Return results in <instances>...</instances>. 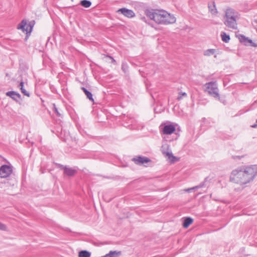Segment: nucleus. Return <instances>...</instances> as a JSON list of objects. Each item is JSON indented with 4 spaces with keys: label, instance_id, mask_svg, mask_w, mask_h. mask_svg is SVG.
Instances as JSON below:
<instances>
[{
    "label": "nucleus",
    "instance_id": "obj_1",
    "mask_svg": "<svg viewBox=\"0 0 257 257\" xmlns=\"http://www.w3.org/2000/svg\"><path fill=\"white\" fill-rule=\"evenodd\" d=\"M257 176V165L238 168L231 172L230 179L241 185L246 184Z\"/></svg>",
    "mask_w": 257,
    "mask_h": 257
},
{
    "label": "nucleus",
    "instance_id": "obj_2",
    "mask_svg": "<svg viewBox=\"0 0 257 257\" xmlns=\"http://www.w3.org/2000/svg\"><path fill=\"white\" fill-rule=\"evenodd\" d=\"M145 14L151 20L158 24L169 25L174 24L176 21L175 16L164 10H146Z\"/></svg>",
    "mask_w": 257,
    "mask_h": 257
},
{
    "label": "nucleus",
    "instance_id": "obj_3",
    "mask_svg": "<svg viewBox=\"0 0 257 257\" xmlns=\"http://www.w3.org/2000/svg\"><path fill=\"white\" fill-rule=\"evenodd\" d=\"M223 17L224 25L229 29L236 30L237 29V21L239 19V13L234 9L227 8L224 11Z\"/></svg>",
    "mask_w": 257,
    "mask_h": 257
},
{
    "label": "nucleus",
    "instance_id": "obj_4",
    "mask_svg": "<svg viewBox=\"0 0 257 257\" xmlns=\"http://www.w3.org/2000/svg\"><path fill=\"white\" fill-rule=\"evenodd\" d=\"M204 91L216 99L220 100L219 89L216 81H211L206 83L204 85Z\"/></svg>",
    "mask_w": 257,
    "mask_h": 257
},
{
    "label": "nucleus",
    "instance_id": "obj_5",
    "mask_svg": "<svg viewBox=\"0 0 257 257\" xmlns=\"http://www.w3.org/2000/svg\"><path fill=\"white\" fill-rule=\"evenodd\" d=\"M13 172V168L11 166L4 165L0 168V177L1 178H7Z\"/></svg>",
    "mask_w": 257,
    "mask_h": 257
},
{
    "label": "nucleus",
    "instance_id": "obj_6",
    "mask_svg": "<svg viewBox=\"0 0 257 257\" xmlns=\"http://www.w3.org/2000/svg\"><path fill=\"white\" fill-rule=\"evenodd\" d=\"M161 152L162 154L172 161L174 162V159L175 158L171 151L170 150V146L168 144H164L161 147Z\"/></svg>",
    "mask_w": 257,
    "mask_h": 257
},
{
    "label": "nucleus",
    "instance_id": "obj_7",
    "mask_svg": "<svg viewBox=\"0 0 257 257\" xmlns=\"http://www.w3.org/2000/svg\"><path fill=\"white\" fill-rule=\"evenodd\" d=\"M117 13H120L124 16L128 18H132L135 16V13L132 10L125 8H121L117 11Z\"/></svg>",
    "mask_w": 257,
    "mask_h": 257
},
{
    "label": "nucleus",
    "instance_id": "obj_8",
    "mask_svg": "<svg viewBox=\"0 0 257 257\" xmlns=\"http://www.w3.org/2000/svg\"><path fill=\"white\" fill-rule=\"evenodd\" d=\"M176 130L175 126L172 124L165 125L163 128L162 132L164 135H171Z\"/></svg>",
    "mask_w": 257,
    "mask_h": 257
},
{
    "label": "nucleus",
    "instance_id": "obj_9",
    "mask_svg": "<svg viewBox=\"0 0 257 257\" xmlns=\"http://www.w3.org/2000/svg\"><path fill=\"white\" fill-rule=\"evenodd\" d=\"M133 161L137 165H141L150 162V159L147 157L139 156L133 158Z\"/></svg>",
    "mask_w": 257,
    "mask_h": 257
},
{
    "label": "nucleus",
    "instance_id": "obj_10",
    "mask_svg": "<svg viewBox=\"0 0 257 257\" xmlns=\"http://www.w3.org/2000/svg\"><path fill=\"white\" fill-rule=\"evenodd\" d=\"M61 168L64 170V173L68 176H73L75 175L76 171L72 168L62 166Z\"/></svg>",
    "mask_w": 257,
    "mask_h": 257
},
{
    "label": "nucleus",
    "instance_id": "obj_11",
    "mask_svg": "<svg viewBox=\"0 0 257 257\" xmlns=\"http://www.w3.org/2000/svg\"><path fill=\"white\" fill-rule=\"evenodd\" d=\"M6 95L16 101H18V100L21 98V95L14 91H10L7 92L6 93Z\"/></svg>",
    "mask_w": 257,
    "mask_h": 257
},
{
    "label": "nucleus",
    "instance_id": "obj_12",
    "mask_svg": "<svg viewBox=\"0 0 257 257\" xmlns=\"http://www.w3.org/2000/svg\"><path fill=\"white\" fill-rule=\"evenodd\" d=\"M208 9L212 15H216L218 13L214 2L208 4Z\"/></svg>",
    "mask_w": 257,
    "mask_h": 257
},
{
    "label": "nucleus",
    "instance_id": "obj_13",
    "mask_svg": "<svg viewBox=\"0 0 257 257\" xmlns=\"http://www.w3.org/2000/svg\"><path fill=\"white\" fill-rule=\"evenodd\" d=\"M18 29H21L24 32H26V30L29 29L28 24H27V21L25 20H22L21 23L18 26Z\"/></svg>",
    "mask_w": 257,
    "mask_h": 257
},
{
    "label": "nucleus",
    "instance_id": "obj_14",
    "mask_svg": "<svg viewBox=\"0 0 257 257\" xmlns=\"http://www.w3.org/2000/svg\"><path fill=\"white\" fill-rule=\"evenodd\" d=\"M120 251H110L108 253L106 254L102 257H118L121 255Z\"/></svg>",
    "mask_w": 257,
    "mask_h": 257
},
{
    "label": "nucleus",
    "instance_id": "obj_15",
    "mask_svg": "<svg viewBox=\"0 0 257 257\" xmlns=\"http://www.w3.org/2000/svg\"><path fill=\"white\" fill-rule=\"evenodd\" d=\"M239 40L241 43H244V45H247L252 43L251 40L249 39L243 35H240L239 37Z\"/></svg>",
    "mask_w": 257,
    "mask_h": 257
},
{
    "label": "nucleus",
    "instance_id": "obj_16",
    "mask_svg": "<svg viewBox=\"0 0 257 257\" xmlns=\"http://www.w3.org/2000/svg\"><path fill=\"white\" fill-rule=\"evenodd\" d=\"M193 220L191 217H186L184 219L183 227L184 228H187L192 223Z\"/></svg>",
    "mask_w": 257,
    "mask_h": 257
},
{
    "label": "nucleus",
    "instance_id": "obj_17",
    "mask_svg": "<svg viewBox=\"0 0 257 257\" xmlns=\"http://www.w3.org/2000/svg\"><path fill=\"white\" fill-rule=\"evenodd\" d=\"M81 89L83 91L85 94L86 95L87 98H88L91 101L93 102L94 99L93 98V95H92V94L91 93V92H90L89 91L87 90V89L85 88V87H83L81 88Z\"/></svg>",
    "mask_w": 257,
    "mask_h": 257
},
{
    "label": "nucleus",
    "instance_id": "obj_18",
    "mask_svg": "<svg viewBox=\"0 0 257 257\" xmlns=\"http://www.w3.org/2000/svg\"><path fill=\"white\" fill-rule=\"evenodd\" d=\"M80 4L82 7H83L85 8H88L91 6V2L88 0H82V1H80Z\"/></svg>",
    "mask_w": 257,
    "mask_h": 257
},
{
    "label": "nucleus",
    "instance_id": "obj_19",
    "mask_svg": "<svg viewBox=\"0 0 257 257\" xmlns=\"http://www.w3.org/2000/svg\"><path fill=\"white\" fill-rule=\"evenodd\" d=\"M215 49H209L204 51L203 54L205 56H210L214 54L215 53Z\"/></svg>",
    "mask_w": 257,
    "mask_h": 257
},
{
    "label": "nucleus",
    "instance_id": "obj_20",
    "mask_svg": "<svg viewBox=\"0 0 257 257\" xmlns=\"http://www.w3.org/2000/svg\"><path fill=\"white\" fill-rule=\"evenodd\" d=\"M35 25V21H31L28 24V27L29 29L26 30V34H30L31 33L32 31L33 28Z\"/></svg>",
    "mask_w": 257,
    "mask_h": 257
},
{
    "label": "nucleus",
    "instance_id": "obj_21",
    "mask_svg": "<svg viewBox=\"0 0 257 257\" xmlns=\"http://www.w3.org/2000/svg\"><path fill=\"white\" fill-rule=\"evenodd\" d=\"M221 37L222 40L225 43L228 42L230 40L229 36L228 35H227L226 33L225 32L221 33Z\"/></svg>",
    "mask_w": 257,
    "mask_h": 257
},
{
    "label": "nucleus",
    "instance_id": "obj_22",
    "mask_svg": "<svg viewBox=\"0 0 257 257\" xmlns=\"http://www.w3.org/2000/svg\"><path fill=\"white\" fill-rule=\"evenodd\" d=\"M90 252L87 250H81L79 252V257H90Z\"/></svg>",
    "mask_w": 257,
    "mask_h": 257
},
{
    "label": "nucleus",
    "instance_id": "obj_23",
    "mask_svg": "<svg viewBox=\"0 0 257 257\" xmlns=\"http://www.w3.org/2000/svg\"><path fill=\"white\" fill-rule=\"evenodd\" d=\"M19 87L20 88L22 93H23L24 95H26L27 96H30V94L24 88V82L23 81H22L20 83Z\"/></svg>",
    "mask_w": 257,
    "mask_h": 257
},
{
    "label": "nucleus",
    "instance_id": "obj_24",
    "mask_svg": "<svg viewBox=\"0 0 257 257\" xmlns=\"http://www.w3.org/2000/svg\"><path fill=\"white\" fill-rule=\"evenodd\" d=\"M206 180H207V178H205V180H204V181L201 182L199 185H198L196 186H195L193 188H191L190 189H189L188 190L189 191L191 190H193V189H198V188H203V187H205Z\"/></svg>",
    "mask_w": 257,
    "mask_h": 257
},
{
    "label": "nucleus",
    "instance_id": "obj_25",
    "mask_svg": "<svg viewBox=\"0 0 257 257\" xmlns=\"http://www.w3.org/2000/svg\"><path fill=\"white\" fill-rule=\"evenodd\" d=\"M187 94L186 92H179V95L177 98V99L178 100V101H180L181 100L182 98L183 97H187Z\"/></svg>",
    "mask_w": 257,
    "mask_h": 257
},
{
    "label": "nucleus",
    "instance_id": "obj_26",
    "mask_svg": "<svg viewBox=\"0 0 257 257\" xmlns=\"http://www.w3.org/2000/svg\"><path fill=\"white\" fill-rule=\"evenodd\" d=\"M53 106H54V111L57 114V115L58 116H61V113L59 112L58 110V108L56 107V105L55 104H53Z\"/></svg>",
    "mask_w": 257,
    "mask_h": 257
},
{
    "label": "nucleus",
    "instance_id": "obj_27",
    "mask_svg": "<svg viewBox=\"0 0 257 257\" xmlns=\"http://www.w3.org/2000/svg\"><path fill=\"white\" fill-rule=\"evenodd\" d=\"M106 57L109 58L111 60V62L114 64H116V61L113 59L112 57L111 56L108 55H104Z\"/></svg>",
    "mask_w": 257,
    "mask_h": 257
},
{
    "label": "nucleus",
    "instance_id": "obj_28",
    "mask_svg": "<svg viewBox=\"0 0 257 257\" xmlns=\"http://www.w3.org/2000/svg\"><path fill=\"white\" fill-rule=\"evenodd\" d=\"M0 229L2 230H6L7 229L6 225L0 222Z\"/></svg>",
    "mask_w": 257,
    "mask_h": 257
},
{
    "label": "nucleus",
    "instance_id": "obj_29",
    "mask_svg": "<svg viewBox=\"0 0 257 257\" xmlns=\"http://www.w3.org/2000/svg\"><path fill=\"white\" fill-rule=\"evenodd\" d=\"M243 157V156H233L232 158L234 159H240L241 158H242Z\"/></svg>",
    "mask_w": 257,
    "mask_h": 257
},
{
    "label": "nucleus",
    "instance_id": "obj_30",
    "mask_svg": "<svg viewBox=\"0 0 257 257\" xmlns=\"http://www.w3.org/2000/svg\"><path fill=\"white\" fill-rule=\"evenodd\" d=\"M256 124H254V125H252V127H256L257 126V120L256 121Z\"/></svg>",
    "mask_w": 257,
    "mask_h": 257
},
{
    "label": "nucleus",
    "instance_id": "obj_31",
    "mask_svg": "<svg viewBox=\"0 0 257 257\" xmlns=\"http://www.w3.org/2000/svg\"><path fill=\"white\" fill-rule=\"evenodd\" d=\"M141 19L144 22H146V18L145 17H142Z\"/></svg>",
    "mask_w": 257,
    "mask_h": 257
}]
</instances>
